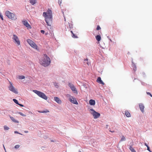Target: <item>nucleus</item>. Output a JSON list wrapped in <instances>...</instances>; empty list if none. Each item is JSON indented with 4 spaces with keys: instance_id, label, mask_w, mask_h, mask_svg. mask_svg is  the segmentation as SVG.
Here are the masks:
<instances>
[{
    "instance_id": "5",
    "label": "nucleus",
    "mask_w": 152,
    "mask_h": 152,
    "mask_svg": "<svg viewBox=\"0 0 152 152\" xmlns=\"http://www.w3.org/2000/svg\"><path fill=\"white\" fill-rule=\"evenodd\" d=\"M89 111L93 116L94 119L97 118L100 116V114L99 113L96 112L93 109H90Z\"/></svg>"
},
{
    "instance_id": "18",
    "label": "nucleus",
    "mask_w": 152,
    "mask_h": 152,
    "mask_svg": "<svg viewBox=\"0 0 152 152\" xmlns=\"http://www.w3.org/2000/svg\"><path fill=\"white\" fill-rule=\"evenodd\" d=\"M30 3L32 5L36 3V0H29Z\"/></svg>"
},
{
    "instance_id": "39",
    "label": "nucleus",
    "mask_w": 152,
    "mask_h": 152,
    "mask_svg": "<svg viewBox=\"0 0 152 152\" xmlns=\"http://www.w3.org/2000/svg\"><path fill=\"white\" fill-rule=\"evenodd\" d=\"M109 131H110V132H111L112 133H113V132H114V131H111V130H110Z\"/></svg>"
},
{
    "instance_id": "22",
    "label": "nucleus",
    "mask_w": 152,
    "mask_h": 152,
    "mask_svg": "<svg viewBox=\"0 0 152 152\" xmlns=\"http://www.w3.org/2000/svg\"><path fill=\"white\" fill-rule=\"evenodd\" d=\"M71 32L72 33V36L73 38H77V36H76L73 32V31H71Z\"/></svg>"
},
{
    "instance_id": "4",
    "label": "nucleus",
    "mask_w": 152,
    "mask_h": 152,
    "mask_svg": "<svg viewBox=\"0 0 152 152\" xmlns=\"http://www.w3.org/2000/svg\"><path fill=\"white\" fill-rule=\"evenodd\" d=\"M33 91L37 94L39 97L45 100H47L48 99V97L44 93L36 90H33Z\"/></svg>"
},
{
    "instance_id": "2",
    "label": "nucleus",
    "mask_w": 152,
    "mask_h": 152,
    "mask_svg": "<svg viewBox=\"0 0 152 152\" xmlns=\"http://www.w3.org/2000/svg\"><path fill=\"white\" fill-rule=\"evenodd\" d=\"M51 60L50 58L46 54H44L40 60V63L42 66L46 67L50 64Z\"/></svg>"
},
{
    "instance_id": "21",
    "label": "nucleus",
    "mask_w": 152,
    "mask_h": 152,
    "mask_svg": "<svg viewBox=\"0 0 152 152\" xmlns=\"http://www.w3.org/2000/svg\"><path fill=\"white\" fill-rule=\"evenodd\" d=\"M18 78L19 79L22 80L24 79L25 78V77L23 75L19 76H18Z\"/></svg>"
},
{
    "instance_id": "41",
    "label": "nucleus",
    "mask_w": 152,
    "mask_h": 152,
    "mask_svg": "<svg viewBox=\"0 0 152 152\" xmlns=\"http://www.w3.org/2000/svg\"><path fill=\"white\" fill-rule=\"evenodd\" d=\"M15 133H18V132H17V131H15Z\"/></svg>"
},
{
    "instance_id": "15",
    "label": "nucleus",
    "mask_w": 152,
    "mask_h": 152,
    "mask_svg": "<svg viewBox=\"0 0 152 152\" xmlns=\"http://www.w3.org/2000/svg\"><path fill=\"white\" fill-rule=\"evenodd\" d=\"M90 104L91 105H94L95 104V101L93 99H91L89 101Z\"/></svg>"
},
{
    "instance_id": "31",
    "label": "nucleus",
    "mask_w": 152,
    "mask_h": 152,
    "mask_svg": "<svg viewBox=\"0 0 152 152\" xmlns=\"http://www.w3.org/2000/svg\"><path fill=\"white\" fill-rule=\"evenodd\" d=\"M0 18H1V19L2 20H3V16H2V15L1 14V13H0Z\"/></svg>"
},
{
    "instance_id": "42",
    "label": "nucleus",
    "mask_w": 152,
    "mask_h": 152,
    "mask_svg": "<svg viewBox=\"0 0 152 152\" xmlns=\"http://www.w3.org/2000/svg\"><path fill=\"white\" fill-rule=\"evenodd\" d=\"M106 128H107L108 127V125H106Z\"/></svg>"
},
{
    "instance_id": "16",
    "label": "nucleus",
    "mask_w": 152,
    "mask_h": 152,
    "mask_svg": "<svg viewBox=\"0 0 152 152\" xmlns=\"http://www.w3.org/2000/svg\"><path fill=\"white\" fill-rule=\"evenodd\" d=\"M125 115L127 117H129L131 116L130 113L128 111H126L125 112Z\"/></svg>"
},
{
    "instance_id": "25",
    "label": "nucleus",
    "mask_w": 152,
    "mask_h": 152,
    "mask_svg": "<svg viewBox=\"0 0 152 152\" xmlns=\"http://www.w3.org/2000/svg\"><path fill=\"white\" fill-rule=\"evenodd\" d=\"M13 100L14 101V102H15V103L16 104H18V101L16 99H13Z\"/></svg>"
},
{
    "instance_id": "36",
    "label": "nucleus",
    "mask_w": 152,
    "mask_h": 152,
    "mask_svg": "<svg viewBox=\"0 0 152 152\" xmlns=\"http://www.w3.org/2000/svg\"><path fill=\"white\" fill-rule=\"evenodd\" d=\"M62 13H63V14L64 15V17L65 21H66V19H65V17L64 15V12L62 11Z\"/></svg>"
},
{
    "instance_id": "7",
    "label": "nucleus",
    "mask_w": 152,
    "mask_h": 152,
    "mask_svg": "<svg viewBox=\"0 0 152 152\" xmlns=\"http://www.w3.org/2000/svg\"><path fill=\"white\" fill-rule=\"evenodd\" d=\"M27 42L33 48L35 49L38 50V47L37 45L32 40L30 39H28L27 40Z\"/></svg>"
},
{
    "instance_id": "28",
    "label": "nucleus",
    "mask_w": 152,
    "mask_h": 152,
    "mask_svg": "<svg viewBox=\"0 0 152 152\" xmlns=\"http://www.w3.org/2000/svg\"><path fill=\"white\" fill-rule=\"evenodd\" d=\"M20 147V145H15V149H17L19 148Z\"/></svg>"
},
{
    "instance_id": "26",
    "label": "nucleus",
    "mask_w": 152,
    "mask_h": 152,
    "mask_svg": "<svg viewBox=\"0 0 152 152\" xmlns=\"http://www.w3.org/2000/svg\"><path fill=\"white\" fill-rule=\"evenodd\" d=\"M4 129L5 130H7L9 129V128L8 127L6 126H4Z\"/></svg>"
},
{
    "instance_id": "27",
    "label": "nucleus",
    "mask_w": 152,
    "mask_h": 152,
    "mask_svg": "<svg viewBox=\"0 0 152 152\" xmlns=\"http://www.w3.org/2000/svg\"><path fill=\"white\" fill-rule=\"evenodd\" d=\"M18 113L20 115H21L22 116H26V115L23 114L21 112H19Z\"/></svg>"
},
{
    "instance_id": "17",
    "label": "nucleus",
    "mask_w": 152,
    "mask_h": 152,
    "mask_svg": "<svg viewBox=\"0 0 152 152\" xmlns=\"http://www.w3.org/2000/svg\"><path fill=\"white\" fill-rule=\"evenodd\" d=\"M10 117L12 121H13L15 123H18V121L15 120L13 117L10 116Z\"/></svg>"
},
{
    "instance_id": "33",
    "label": "nucleus",
    "mask_w": 152,
    "mask_h": 152,
    "mask_svg": "<svg viewBox=\"0 0 152 152\" xmlns=\"http://www.w3.org/2000/svg\"><path fill=\"white\" fill-rule=\"evenodd\" d=\"M147 150H148L150 152H151V151L150 149V148L149 146H148V147H147Z\"/></svg>"
},
{
    "instance_id": "13",
    "label": "nucleus",
    "mask_w": 152,
    "mask_h": 152,
    "mask_svg": "<svg viewBox=\"0 0 152 152\" xmlns=\"http://www.w3.org/2000/svg\"><path fill=\"white\" fill-rule=\"evenodd\" d=\"M54 100L58 104H61V99L57 97H54Z\"/></svg>"
},
{
    "instance_id": "19",
    "label": "nucleus",
    "mask_w": 152,
    "mask_h": 152,
    "mask_svg": "<svg viewBox=\"0 0 152 152\" xmlns=\"http://www.w3.org/2000/svg\"><path fill=\"white\" fill-rule=\"evenodd\" d=\"M96 39L97 41L99 42L100 41L101 37L100 35H97L96 36Z\"/></svg>"
},
{
    "instance_id": "43",
    "label": "nucleus",
    "mask_w": 152,
    "mask_h": 152,
    "mask_svg": "<svg viewBox=\"0 0 152 152\" xmlns=\"http://www.w3.org/2000/svg\"><path fill=\"white\" fill-rule=\"evenodd\" d=\"M87 59H85V60H84L85 61H87Z\"/></svg>"
},
{
    "instance_id": "30",
    "label": "nucleus",
    "mask_w": 152,
    "mask_h": 152,
    "mask_svg": "<svg viewBox=\"0 0 152 152\" xmlns=\"http://www.w3.org/2000/svg\"><path fill=\"white\" fill-rule=\"evenodd\" d=\"M66 96L69 98H71V97H72V96H71V95L69 94H67L66 95Z\"/></svg>"
},
{
    "instance_id": "32",
    "label": "nucleus",
    "mask_w": 152,
    "mask_h": 152,
    "mask_svg": "<svg viewBox=\"0 0 152 152\" xmlns=\"http://www.w3.org/2000/svg\"><path fill=\"white\" fill-rule=\"evenodd\" d=\"M146 93L148 95H150L151 97H152V95L150 93L147 92Z\"/></svg>"
},
{
    "instance_id": "20",
    "label": "nucleus",
    "mask_w": 152,
    "mask_h": 152,
    "mask_svg": "<svg viewBox=\"0 0 152 152\" xmlns=\"http://www.w3.org/2000/svg\"><path fill=\"white\" fill-rule=\"evenodd\" d=\"M129 149L131 150V151H132V152H136V151L131 146H130Z\"/></svg>"
},
{
    "instance_id": "6",
    "label": "nucleus",
    "mask_w": 152,
    "mask_h": 152,
    "mask_svg": "<svg viewBox=\"0 0 152 152\" xmlns=\"http://www.w3.org/2000/svg\"><path fill=\"white\" fill-rule=\"evenodd\" d=\"M12 39L14 42L17 44L18 46L20 45V41L18 37L15 34H13Z\"/></svg>"
},
{
    "instance_id": "23",
    "label": "nucleus",
    "mask_w": 152,
    "mask_h": 152,
    "mask_svg": "<svg viewBox=\"0 0 152 152\" xmlns=\"http://www.w3.org/2000/svg\"><path fill=\"white\" fill-rule=\"evenodd\" d=\"M39 112L41 113H48L49 112V111L48 110H46L45 111H39Z\"/></svg>"
},
{
    "instance_id": "40",
    "label": "nucleus",
    "mask_w": 152,
    "mask_h": 152,
    "mask_svg": "<svg viewBox=\"0 0 152 152\" xmlns=\"http://www.w3.org/2000/svg\"><path fill=\"white\" fill-rule=\"evenodd\" d=\"M24 132L26 133H28V131H24Z\"/></svg>"
},
{
    "instance_id": "44",
    "label": "nucleus",
    "mask_w": 152,
    "mask_h": 152,
    "mask_svg": "<svg viewBox=\"0 0 152 152\" xmlns=\"http://www.w3.org/2000/svg\"><path fill=\"white\" fill-rule=\"evenodd\" d=\"M3 146H4V145H3ZM4 149H5V147H4Z\"/></svg>"
},
{
    "instance_id": "12",
    "label": "nucleus",
    "mask_w": 152,
    "mask_h": 152,
    "mask_svg": "<svg viewBox=\"0 0 152 152\" xmlns=\"http://www.w3.org/2000/svg\"><path fill=\"white\" fill-rule=\"evenodd\" d=\"M96 81L98 83L102 84L103 85L104 84V83L101 80V78L100 77H98Z\"/></svg>"
},
{
    "instance_id": "1",
    "label": "nucleus",
    "mask_w": 152,
    "mask_h": 152,
    "mask_svg": "<svg viewBox=\"0 0 152 152\" xmlns=\"http://www.w3.org/2000/svg\"><path fill=\"white\" fill-rule=\"evenodd\" d=\"M43 16L45 18V21L47 24L51 26L52 23L53 16L51 11L48 9L46 12H44L43 13Z\"/></svg>"
},
{
    "instance_id": "35",
    "label": "nucleus",
    "mask_w": 152,
    "mask_h": 152,
    "mask_svg": "<svg viewBox=\"0 0 152 152\" xmlns=\"http://www.w3.org/2000/svg\"><path fill=\"white\" fill-rule=\"evenodd\" d=\"M61 0H58V3L61 4Z\"/></svg>"
},
{
    "instance_id": "34",
    "label": "nucleus",
    "mask_w": 152,
    "mask_h": 152,
    "mask_svg": "<svg viewBox=\"0 0 152 152\" xmlns=\"http://www.w3.org/2000/svg\"><path fill=\"white\" fill-rule=\"evenodd\" d=\"M41 31V32L42 33V34H44L45 31H44L43 30H41V31Z\"/></svg>"
},
{
    "instance_id": "11",
    "label": "nucleus",
    "mask_w": 152,
    "mask_h": 152,
    "mask_svg": "<svg viewBox=\"0 0 152 152\" xmlns=\"http://www.w3.org/2000/svg\"><path fill=\"white\" fill-rule=\"evenodd\" d=\"M22 22L23 25L27 27L28 28H31V26L28 23L27 21L26 20H24L22 21Z\"/></svg>"
},
{
    "instance_id": "3",
    "label": "nucleus",
    "mask_w": 152,
    "mask_h": 152,
    "mask_svg": "<svg viewBox=\"0 0 152 152\" xmlns=\"http://www.w3.org/2000/svg\"><path fill=\"white\" fill-rule=\"evenodd\" d=\"M5 14L7 17L13 20H15L17 19V17L13 13L9 11H6L5 12Z\"/></svg>"
},
{
    "instance_id": "14",
    "label": "nucleus",
    "mask_w": 152,
    "mask_h": 152,
    "mask_svg": "<svg viewBox=\"0 0 152 152\" xmlns=\"http://www.w3.org/2000/svg\"><path fill=\"white\" fill-rule=\"evenodd\" d=\"M139 106L141 111L142 112H143L144 108V106L142 104L140 103L139 104Z\"/></svg>"
},
{
    "instance_id": "37",
    "label": "nucleus",
    "mask_w": 152,
    "mask_h": 152,
    "mask_svg": "<svg viewBox=\"0 0 152 152\" xmlns=\"http://www.w3.org/2000/svg\"><path fill=\"white\" fill-rule=\"evenodd\" d=\"M18 104L21 107H23V105H22V104H20L18 103Z\"/></svg>"
},
{
    "instance_id": "24",
    "label": "nucleus",
    "mask_w": 152,
    "mask_h": 152,
    "mask_svg": "<svg viewBox=\"0 0 152 152\" xmlns=\"http://www.w3.org/2000/svg\"><path fill=\"white\" fill-rule=\"evenodd\" d=\"M126 140V138L124 136H123L121 138V141H125Z\"/></svg>"
},
{
    "instance_id": "38",
    "label": "nucleus",
    "mask_w": 152,
    "mask_h": 152,
    "mask_svg": "<svg viewBox=\"0 0 152 152\" xmlns=\"http://www.w3.org/2000/svg\"><path fill=\"white\" fill-rule=\"evenodd\" d=\"M147 147H148V145L146 143H145V144H144Z\"/></svg>"
},
{
    "instance_id": "8",
    "label": "nucleus",
    "mask_w": 152,
    "mask_h": 152,
    "mask_svg": "<svg viewBox=\"0 0 152 152\" xmlns=\"http://www.w3.org/2000/svg\"><path fill=\"white\" fill-rule=\"evenodd\" d=\"M10 85L8 87L9 90L15 94H18L17 90L13 86L12 83L10 82Z\"/></svg>"
},
{
    "instance_id": "29",
    "label": "nucleus",
    "mask_w": 152,
    "mask_h": 152,
    "mask_svg": "<svg viewBox=\"0 0 152 152\" xmlns=\"http://www.w3.org/2000/svg\"><path fill=\"white\" fill-rule=\"evenodd\" d=\"M101 29V28L98 25L97 26V28H96L97 30H100Z\"/></svg>"
},
{
    "instance_id": "9",
    "label": "nucleus",
    "mask_w": 152,
    "mask_h": 152,
    "mask_svg": "<svg viewBox=\"0 0 152 152\" xmlns=\"http://www.w3.org/2000/svg\"><path fill=\"white\" fill-rule=\"evenodd\" d=\"M68 86H69L72 91L74 92V93L77 94V91L76 88L72 84L70 83H69L68 84Z\"/></svg>"
},
{
    "instance_id": "10",
    "label": "nucleus",
    "mask_w": 152,
    "mask_h": 152,
    "mask_svg": "<svg viewBox=\"0 0 152 152\" xmlns=\"http://www.w3.org/2000/svg\"><path fill=\"white\" fill-rule=\"evenodd\" d=\"M69 100L71 102H72V103L76 104H78V103L76 99L75 98H74L73 96H72V97H71V98H69Z\"/></svg>"
}]
</instances>
